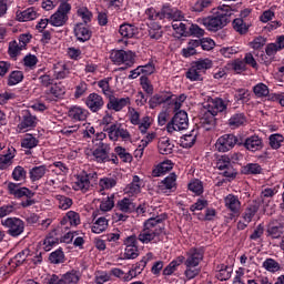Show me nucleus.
I'll list each match as a JSON object with an SVG mask.
<instances>
[{"instance_id": "nucleus-1", "label": "nucleus", "mask_w": 284, "mask_h": 284, "mask_svg": "<svg viewBox=\"0 0 284 284\" xmlns=\"http://www.w3.org/2000/svg\"><path fill=\"white\" fill-rule=\"evenodd\" d=\"M202 23L210 32H219V30H223L230 23V14L217 13L216 16L203 18Z\"/></svg>"}, {"instance_id": "nucleus-2", "label": "nucleus", "mask_w": 284, "mask_h": 284, "mask_svg": "<svg viewBox=\"0 0 284 284\" xmlns=\"http://www.w3.org/2000/svg\"><path fill=\"white\" fill-rule=\"evenodd\" d=\"M70 10H72V6L70 3H60L57 12L50 17L49 23L54 28L65 26V23H68V14H70Z\"/></svg>"}, {"instance_id": "nucleus-3", "label": "nucleus", "mask_w": 284, "mask_h": 284, "mask_svg": "<svg viewBox=\"0 0 284 284\" xmlns=\"http://www.w3.org/2000/svg\"><path fill=\"white\" fill-rule=\"evenodd\" d=\"M234 145H243V139H239L234 134H224L215 143V148L220 152H230Z\"/></svg>"}, {"instance_id": "nucleus-4", "label": "nucleus", "mask_w": 284, "mask_h": 284, "mask_svg": "<svg viewBox=\"0 0 284 284\" xmlns=\"http://www.w3.org/2000/svg\"><path fill=\"white\" fill-rule=\"evenodd\" d=\"M135 58L136 54H134L132 51L125 50H113L110 54L111 61L113 63H116L118 65H121V63H125V61H128V65H134Z\"/></svg>"}, {"instance_id": "nucleus-5", "label": "nucleus", "mask_w": 284, "mask_h": 284, "mask_svg": "<svg viewBox=\"0 0 284 284\" xmlns=\"http://www.w3.org/2000/svg\"><path fill=\"white\" fill-rule=\"evenodd\" d=\"M2 225H4V227H8V234L10 236H20V234H23V230L26 227L23 221L17 217L7 219L2 222Z\"/></svg>"}, {"instance_id": "nucleus-6", "label": "nucleus", "mask_w": 284, "mask_h": 284, "mask_svg": "<svg viewBox=\"0 0 284 284\" xmlns=\"http://www.w3.org/2000/svg\"><path fill=\"white\" fill-rule=\"evenodd\" d=\"M93 156L98 163L110 162V144L99 142L98 148L93 151Z\"/></svg>"}, {"instance_id": "nucleus-7", "label": "nucleus", "mask_w": 284, "mask_h": 284, "mask_svg": "<svg viewBox=\"0 0 284 284\" xmlns=\"http://www.w3.org/2000/svg\"><path fill=\"white\" fill-rule=\"evenodd\" d=\"M9 193L16 196V199H23V196H27V199H32L34 196V193L30 191L28 187H19V184L10 182L8 184Z\"/></svg>"}, {"instance_id": "nucleus-8", "label": "nucleus", "mask_w": 284, "mask_h": 284, "mask_svg": "<svg viewBox=\"0 0 284 284\" xmlns=\"http://www.w3.org/2000/svg\"><path fill=\"white\" fill-rule=\"evenodd\" d=\"M104 104L105 102H103V98L99 95V93L89 94L85 101V105L91 110V112H99Z\"/></svg>"}, {"instance_id": "nucleus-9", "label": "nucleus", "mask_w": 284, "mask_h": 284, "mask_svg": "<svg viewBox=\"0 0 284 284\" xmlns=\"http://www.w3.org/2000/svg\"><path fill=\"white\" fill-rule=\"evenodd\" d=\"M126 105H130V98L119 99L114 95H110L106 108L108 110H114V112H121V110H123Z\"/></svg>"}, {"instance_id": "nucleus-10", "label": "nucleus", "mask_w": 284, "mask_h": 284, "mask_svg": "<svg viewBox=\"0 0 284 284\" xmlns=\"http://www.w3.org/2000/svg\"><path fill=\"white\" fill-rule=\"evenodd\" d=\"M225 206L232 212V216H239V212L241 210V201L239 197L233 194H229L225 197Z\"/></svg>"}, {"instance_id": "nucleus-11", "label": "nucleus", "mask_w": 284, "mask_h": 284, "mask_svg": "<svg viewBox=\"0 0 284 284\" xmlns=\"http://www.w3.org/2000/svg\"><path fill=\"white\" fill-rule=\"evenodd\" d=\"M173 124L176 125L178 130H187L190 125V120L187 119V112L179 111L172 118Z\"/></svg>"}, {"instance_id": "nucleus-12", "label": "nucleus", "mask_w": 284, "mask_h": 284, "mask_svg": "<svg viewBox=\"0 0 284 284\" xmlns=\"http://www.w3.org/2000/svg\"><path fill=\"white\" fill-rule=\"evenodd\" d=\"M163 230H165L163 226L154 231L144 227L143 232L139 234V241H141V243H150V241H154V237L159 236V234H163Z\"/></svg>"}, {"instance_id": "nucleus-13", "label": "nucleus", "mask_w": 284, "mask_h": 284, "mask_svg": "<svg viewBox=\"0 0 284 284\" xmlns=\"http://www.w3.org/2000/svg\"><path fill=\"white\" fill-rule=\"evenodd\" d=\"M74 34L78 39V41H81L82 43H85V41H90L92 38V31L90 29L85 28L83 23H78L74 28Z\"/></svg>"}, {"instance_id": "nucleus-14", "label": "nucleus", "mask_w": 284, "mask_h": 284, "mask_svg": "<svg viewBox=\"0 0 284 284\" xmlns=\"http://www.w3.org/2000/svg\"><path fill=\"white\" fill-rule=\"evenodd\" d=\"M214 116H216V110L206 111L201 118V123L203 128H205L206 130H212V128L216 125V118Z\"/></svg>"}, {"instance_id": "nucleus-15", "label": "nucleus", "mask_w": 284, "mask_h": 284, "mask_svg": "<svg viewBox=\"0 0 284 284\" xmlns=\"http://www.w3.org/2000/svg\"><path fill=\"white\" fill-rule=\"evenodd\" d=\"M242 145H244L246 150H250L251 152H256V150H261V148H263V141L257 135H253L247 138Z\"/></svg>"}, {"instance_id": "nucleus-16", "label": "nucleus", "mask_w": 284, "mask_h": 284, "mask_svg": "<svg viewBox=\"0 0 284 284\" xmlns=\"http://www.w3.org/2000/svg\"><path fill=\"white\" fill-rule=\"evenodd\" d=\"M160 154H172L174 152V144L170 143V138H161L158 142Z\"/></svg>"}, {"instance_id": "nucleus-17", "label": "nucleus", "mask_w": 284, "mask_h": 284, "mask_svg": "<svg viewBox=\"0 0 284 284\" xmlns=\"http://www.w3.org/2000/svg\"><path fill=\"white\" fill-rule=\"evenodd\" d=\"M70 119L73 121H85L88 119V111L81 109V106H73L68 112Z\"/></svg>"}, {"instance_id": "nucleus-18", "label": "nucleus", "mask_w": 284, "mask_h": 284, "mask_svg": "<svg viewBox=\"0 0 284 284\" xmlns=\"http://www.w3.org/2000/svg\"><path fill=\"white\" fill-rule=\"evenodd\" d=\"M170 101H172L171 95L155 94L149 100V105L151 110H154V108L161 105L162 103H170Z\"/></svg>"}, {"instance_id": "nucleus-19", "label": "nucleus", "mask_w": 284, "mask_h": 284, "mask_svg": "<svg viewBox=\"0 0 284 284\" xmlns=\"http://www.w3.org/2000/svg\"><path fill=\"white\" fill-rule=\"evenodd\" d=\"M233 29L235 30V32H239V34H247L250 26L245 23V20H243V18H236L233 20Z\"/></svg>"}, {"instance_id": "nucleus-20", "label": "nucleus", "mask_w": 284, "mask_h": 284, "mask_svg": "<svg viewBox=\"0 0 284 284\" xmlns=\"http://www.w3.org/2000/svg\"><path fill=\"white\" fill-rule=\"evenodd\" d=\"M47 171L48 169L45 168V165L34 166L29 172L31 181H39L43 179V176H45Z\"/></svg>"}, {"instance_id": "nucleus-21", "label": "nucleus", "mask_w": 284, "mask_h": 284, "mask_svg": "<svg viewBox=\"0 0 284 284\" xmlns=\"http://www.w3.org/2000/svg\"><path fill=\"white\" fill-rule=\"evenodd\" d=\"M141 179L138 175L133 176L132 182L124 189L126 194H139L141 193Z\"/></svg>"}, {"instance_id": "nucleus-22", "label": "nucleus", "mask_w": 284, "mask_h": 284, "mask_svg": "<svg viewBox=\"0 0 284 284\" xmlns=\"http://www.w3.org/2000/svg\"><path fill=\"white\" fill-rule=\"evenodd\" d=\"M119 33L125 39H132L136 34V28L132 24L124 23L120 26Z\"/></svg>"}, {"instance_id": "nucleus-23", "label": "nucleus", "mask_w": 284, "mask_h": 284, "mask_svg": "<svg viewBox=\"0 0 284 284\" xmlns=\"http://www.w3.org/2000/svg\"><path fill=\"white\" fill-rule=\"evenodd\" d=\"M232 266L222 264L215 276L219 281H230V278H232Z\"/></svg>"}, {"instance_id": "nucleus-24", "label": "nucleus", "mask_w": 284, "mask_h": 284, "mask_svg": "<svg viewBox=\"0 0 284 284\" xmlns=\"http://www.w3.org/2000/svg\"><path fill=\"white\" fill-rule=\"evenodd\" d=\"M116 207H119L121 212H134V210H136V206L132 203V200L128 197L119 201Z\"/></svg>"}, {"instance_id": "nucleus-25", "label": "nucleus", "mask_w": 284, "mask_h": 284, "mask_svg": "<svg viewBox=\"0 0 284 284\" xmlns=\"http://www.w3.org/2000/svg\"><path fill=\"white\" fill-rule=\"evenodd\" d=\"M258 203L256 202L247 206L243 215V219L246 221V223H252V219H254L256 212H258Z\"/></svg>"}, {"instance_id": "nucleus-26", "label": "nucleus", "mask_w": 284, "mask_h": 284, "mask_svg": "<svg viewBox=\"0 0 284 284\" xmlns=\"http://www.w3.org/2000/svg\"><path fill=\"white\" fill-rule=\"evenodd\" d=\"M168 219V215L162 214L155 217H150L144 222V229L152 230V227H156V225L161 224L163 221Z\"/></svg>"}, {"instance_id": "nucleus-27", "label": "nucleus", "mask_w": 284, "mask_h": 284, "mask_svg": "<svg viewBox=\"0 0 284 284\" xmlns=\"http://www.w3.org/2000/svg\"><path fill=\"white\" fill-rule=\"evenodd\" d=\"M180 142L182 148H192L196 143V134H194V131H192L190 134H184Z\"/></svg>"}, {"instance_id": "nucleus-28", "label": "nucleus", "mask_w": 284, "mask_h": 284, "mask_svg": "<svg viewBox=\"0 0 284 284\" xmlns=\"http://www.w3.org/2000/svg\"><path fill=\"white\" fill-rule=\"evenodd\" d=\"M172 8H170V6L164 4L161 9L160 12L155 13V16H150V19H152L153 21H155V19H171L172 17Z\"/></svg>"}, {"instance_id": "nucleus-29", "label": "nucleus", "mask_w": 284, "mask_h": 284, "mask_svg": "<svg viewBox=\"0 0 284 284\" xmlns=\"http://www.w3.org/2000/svg\"><path fill=\"white\" fill-rule=\"evenodd\" d=\"M18 21H34L37 19V11L33 8H29L17 16Z\"/></svg>"}, {"instance_id": "nucleus-30", "label": "nucleus", "mask_w": 284, "mask_h": 284, "mask_svg": "<svg viewBox=\"0 0 284 284\" xmlns=\"http://www.w3.org/2000/svg\"><path fill=\"white\" fill-rule=\"evenodd\" d=\"M105 230H108V220H105V217H99L92 226V232L94 234H101V232H105Z\"/></svg>"}, {"instance_id": "nucleus-31", "label": "nucleus", "mask_w": 284, "mask_h": 284, "mask_svg": "<svg viewBox=\"0 0 284 284\" xmlns=\"http://www.w3.org/2000/svg\"><path fill=\"white\" fill-rule=\"evenodd\" d=\"M37 118L32 116L30 113L23 115L22 122L18 125L20 130H26V128H34L37 125Z\"/></svg>"}, {"instance_id": "nucleus-32", "label": "nucleus", "mask_w": 284, "mask_h": 284, "mask_svg": "<svg viewBox=\"0 0 284 284\" xmlns=\"http://www.w3.org/2000/svg\"><path fill=\"white\" fill-rule=\"evenodd\" d=\"M217 169L226 170V171H224L223 175L226 176L227 179L236 178V172H234V171H232V169H230V162H223V160H219Z\"/></svg>"}, {"instance_id": "nucleus-33", "label": "nucleus", "mask_w": 284, "mask_h": 284, "mask_svg": "<svg viewBox=\"0 0 284 284\" xmlns=\"http://www.w3.org/2000/svg\"><path fill=\"white\" fill-rule=\"evenodd\" d=\"M73 189L81 190L82 192L90 190V179H88V175L79 176L78 182H75Z\"/></svg>"}, {"instance_id": "nucleus-34", "label": "nucleus", "mask_w": 284, "mask_h": 284, "mask_svg": "<svg viewBox=\"0 0 284 284\" xmlns=\"http://www.w3.org/2000/svg\"><path fill=\"white\" fill-rule=\"evenodd\" d=\"M49 261L54 265H59V263H63V261H65V254H63V251L59 248L49 255Z\"/></svg>"}, {"instance_id": "nucleus-35", "label": "nucleus", "mask_w": 284, "mask_h": 284, "mask_svg": "<svg viewBox=\"0 0 284 284\" xmlns=\"http://www.w3.org/2000/svg\"><path fill=\"white\" fill-rule=\"evenodd\" d=\"M203 261V254L195 252L187 257L185 265L186 267H196Z\"/></svg>"}, {"instance_id": "nucleus-36", "label": "nucleus", "mask_w": 284, "mask_h": 284, "mask_svg": "<svg viewBox=\"0 0 284 284\" xmlns=\"http://www.w3.org/2000/svg\"><path fill=\"white\" fill-rule=\"evenodd\" d=\"M21 145L27 150H32V148H37V145H39V140L32 136V134H27V136L22 140Z\"/></svg>"}, {"instance_id": "nucleus-37", "label": "nucleus", "mask_w": 284, "mask_h": 284, "mask_svg": "<svg viewBox=\"0 0 284 284\" xmlns=\"http://www.w3.org/2000/svg\"><path fill=\"white\" fill-rule=\"evenodd\" d=\"M193 68L196 69L202 74H205V70H210V68H212V60L210 59L199 60L197 62H195V65H193Z\"/></svg>"}, {"instance_id": "nucleus-38", "label": "nucleus", "mask_w": 284, "mask_h": 284, "mask_svg": "<svg viewBox=\"0 0 284 284\" xmlns=\"http://www.w3.org/2000/svg\"><path fill=\"white\" fill-rule=\"evenodd\" d=\"M21 50H23V47L19 45L17 40H13L9 43L8 54L9 57H11V59H17Z\"/></svg>"}, {"instance_id": "nucleus-39", "label": "nucleus", "mask_w": 284, "mask_h": 284, "mask_svg": "<svg viewBox=\"0 0 284 284\" xmlns=\"http://www.w3.org/2000/svg\"><path fill=\"white\" fill-rule=\"evenodd\" d=\"M242 172L243 174H261V172H263V168L256 163H250L243 168Z\"/></svg>"}, {"instance_id": "nucleus-40", "label": "nucleus", "mask_w": 284, "mask_h": 284, "mask_svg": "<svg viewBox=\"0 0 284 284\" xmlns=\"http://www.w3.org/2000/svg\"><path fill=\"white\" fill-rule=\"evenodd\" d=\"M21 81H23V72L12 71L9 75L8 85H17V83H21Z\"/></svg>"}, {"instance_id": "nucleus-41", "label": "nucleus", "mask_w": 284, "mask_h": 284, "mask_svg": "<svg viewBox=\"0 0 284 284\" xmlns=\"http://www.w3.org/2000/svg\"><path fill=\"white\" fill-rule=\"evenodd\" d=\"M245 123V115L243 113H237L231 116L229 120V125L239 128V125H243Z\"/></svg>"}, {"instance_id": "nucleus-42", "label": "nucleus", "mask_w": 284, "mask_h": 284, "mask_svg": "<svg viewBox=\"0 0 284 284\" xmlns=\"http://www.w3.org/2000/svg\"><path fill=\"white\" fill-rule=\"evenodd\" d=\"M186 79H190V81H203V73L193 67L186 72Z\"/></svg>"}, {"instance_id": "nucleus-43", "label": "nucleus", "mask_w": 284, "mask_h": 284, "mask_svg": "<svg viewBox=\"0 0 284 284\" xmlns=\"http://www.w3.org/2000/svg\"><path fill=\"white\" fill-rule=\"evenodd\" d=\"M263 267H265V270H267V272H278V270H281V265L278 264V262H276L275 260L272 258H267L264 263H263Z\"/></svg>"}, {"instance_id": "nucleus-44", "label": "nucleus", "mask_w": 284, "mask_h": 284, "mask_svg": "<svg viewBox=\"0 0 284 284\" xmlns=\"http://www.w3.org/2000/svg\"><path fill=\"white\" fill-rule=\"evenodd\" d=\"M253 92L257 97H267L270 94V89L264 83H258L253 88Z\"/></svg>"}, {"instance_id": "nucleus-45", "label": "nucleus", "mask_w": 284, "mask_h": 284, "mask_svg": "<svg viewBox=\"0 0 284 284\" xmlns=\"http://www.w3.org/2000/svg\"><path fill=\"white\" fill-rule=\"evenodd\" d=\"M115 153L124 163H132V154L125 152V149L122 146H116L115 148Z\"/></svg>"}, {"instance_id": "nucleus-46", "label": "nucleus", "mask_w": 284, "mask_h": 284, "mask_svg": "<svg viewBox=\"0 0 284 284\" xmlns=\"http://www.w3.org/2000/svg\"><path fill=\"white\" fill-rule=\"evenodd\" d=\"M139 257V246H126L124 251V258L134 260Z\"/></svg>"}, {"instance_id": "nucleus-47", "label": "nucleus", "mask_w": 284, "mask_h": 284, "mask_svg": "<svg viewBox=\"0 0 284 284\" xmlns=\"http://www.w3.org/2000/svg\"><path fill=\"white\" fill-rule=\"evenodd\" d=\"M162 183L166 190H172V187H176V173H171L162 181Z\"/></svg>"}, {"instance_id": "nucleus-48", "label": "nucleus", "mask_w": 284, "mask_h": 284, "mask_svg": "<svg viewBox=\"0 0 284 284\" xmlns=\"http://www.w3.org/2000/svg\"><path fill=\"white\" fill-rule=\"evenodd\" d=\"M237 94L234 95L236 101H242V103H247L250 101V91L246 89H237Z\"/></svg>"}, {"instance_id": "nucleus-49", "label": "nucleus", "mask_w": 284, "mask_h": 284, "mask_svg": "<svg viewBox=\"0 0 284 284\" xmlns=\"http://www.w3.org/2000/svg\"><path fill=\"white\" fill-rule=\"evenodd\" d=\"M281 143H283V135L276 133L270 136V145L273 150H278V148H281Z\"/></svg>"}, {"instance_id": "nucleus-50", "label": "nucleus", "mask_w": 284, "mask_h": 284, "mask_svg": "<svg viewBox=\"0 0 284 284\" xmlns=\"http://www.w3.org/2000/svg\"><path fill=\"white\" fill-rule=\"evenodd\" d=\"M58 201L60 210H69V207H72V199L65 195H58Z\"/></svg>"}, {"instance_id": "nucleus-51", "label": "nucleus", "mask_w": 284, "mask_h": 284, "mask_svg": "<svg viewBox=\"0 0 284 284\" xmlns=\"http://www.w3.org/2000/svg\"><path fill=\"white\" fill-rule=\"evenodd\" d=\"M140 83L142 89L146 92V94H154V87L150 83V79L148 77H141Z\"/></svg>"}, {"instance_id": "nucleus-52", "label": "nucleus", "mask_w": 284, "mask_h": 284, "mask_svg": "<svg viewBox=\"0 0 284 284\" xmlns=\"http://www.w3.org/2000/svg\"><path fill=\"white\" fill-rule=\"evenodd\" d=\"M171 97V100L169 101V104L170 105H174V110H181V105L182 103L185 102V99H187V97H185V94H181L180 97H175L173 98L172 95Z\"/></svg>"}, {"instance_id": "nucleus-53", "label": "nucleus", "mask_w": 284, "mask_h": 284, "mask_svg": "<svg viewBox=\"0 0 284 284\" xmlns=\"http://www.w3.org/2000/svg\"><path fill=\"white\" fill-rule=\"evenodd\" d=\"M99 88H101L103 94L110 99L112 97V91L110 90V80L104 79L98 82Z\"/></svg>"}, {"instance_id": "nucleus-54", "label": "nucleus", "mask_w": 284, "mask_h": 284, "mask_svg": "<svg viewBox=\"0 0 284 284\" xmlns=\"http://www.w3.org/2000/svg\"><path fill=\"white\" fill-rule=\"evenodd\" d=\"M200 48L201 50H214V45H216V43L214 42V40L210 39V38H202L200 39Z\"/></svg>"}, {"instance_id": "nucleus-55", "label": "nucleus", "mask_w": 284, "mask_h": 284, "mask_svg": "<svg viewBox=\"0 0 284 284\" xmlns=\"http://www.w3.org/2000/svg\"><path fill=\"white\" fill-rule=\"evenodd\" d=\"M189 32L191 37H196L197 39H201L205 34V30H203L199 24H191L189 28Z\"/></svg>"}, {"instance_id": "nucleus-56", "label": "nucleus", "mask_w": 284, "mask_h": 284, "mask_svg": "<svg viewBox=\"0 0 284 284\" xmlns=\"http://www.w3.org/2000/svg\"><path fill=\"white\" fill-rule=\"evenodd\" d=\"M100 185L105 190H112L116 185V180L114 178H104L100 180Z\"/></svg>"}, {"instance_id": "nucleus-57", "label": "nucleus", "mask_w": 284, "mask_h": 284, "mask_svg": "<svg viewBox=\"0 0 284 284\" xmlns=\"http://www.w3.org/2000/svg\"><path fill=\"white\" fill-rule=\"evenodd\" d=\"M212 6V0H200L193 6L194 12H203L204 8H210Z\"/></svg>"}, {"instance_id": "nucleus-58", "label": "nucleus", "mask_w": 284, "mask_h": 284, "mask_svg": "<svg viewBox=\"0 0 284 284\" xmlns=\"http://www.w3.org/2000/svg\"><path fill=\"white\" fill-rule=\"evenodd\" d=\"M267 232L272 239H281V234H283V224H280L278 226H271Z\"/></svg>"}, {"instance_id": "nucleus-59", "label": "nucleus", "mask_w": 284, "mask_h": 284, "mask_svg": "<svg viewBox=\"0 0 284 284\" xmlns=\"http://www.w3.org/2000/svg\"><path fill=\"white\" fill-rule=\"evenodd\" d=\"M112 207H114V195H111L110 197H108L106 201H104L100 204V210L102 212H110V210H112Z\"/></svg>"}, {"instance_id": "nucleus-60", "label": "nucleus", "mask_w": 284, "mask_h": 284, "mask_svg": "<svg viewBox=\"0 0 284 284\" xmlns=\"http://www.w3.org/2000/svg\"><path fill=\"white\" fill-rule=\"evenodd\" d=\"M189 190L194 192L197 196H201V194H203V184L200 181H195L189 184Z\"/></svg>"}, {"instance_id": "nucleus-61", "label": "nucleus", "mask_w": 284, "mask_h": 284, "mask_svg": "<svg viewBox=\"0 0 284 284\" xmlns=\"http://www.w3.org/2000/svg\"><path fill=\"white\" fill-rule=\"evenodd\" d=\"M265 43H267V39L260 36L251 42V48H253V50H261Z\"/></svg>"}, {"instance_id": "nucleus-62", "label": "nucleus", "mask_w": 284, "mask_h": 284, "mask_svg": "<svg viewBox=\"0 0 284 284\" xmlns=\"http://www.w3.org/2000/svg\"><path fill=\"white\" fill-rule=\"evenodd\" d=\"M23 62L27 68H34L39 63V59L34 54H28L23 58Z\"/></svg>"}, {"instance_id": "nucleus-63", "label": "nucleus", "mask_w": 284, "mask_h": 284, "mask_svg": "<svg viewBox=\"0 0 284 284\" xmlns=\"http://www.w3.org/2000/svg\"><path fill=\"white\" fill-rule=\"evenodd\" d=\"M12 178L14 181H23V179H26V169L17 166L12 172Z\"/></svg>"}, {"instance_id": "nucleus-64", "label": "nucleus", "mask_w": 284, "mask_h": 284, "mask_svg": "<svg viewBox=\"0 0 284 284\" xmlns=\"http://www.w3.org/2000/svg\"><path fill=\"white\" fill-rule=\"evenodd\" d=\"M173 30H176L179 34H185V31L187 30V24L181 22V20H174L172 22Z\"/></svg>"}]
</instances>
